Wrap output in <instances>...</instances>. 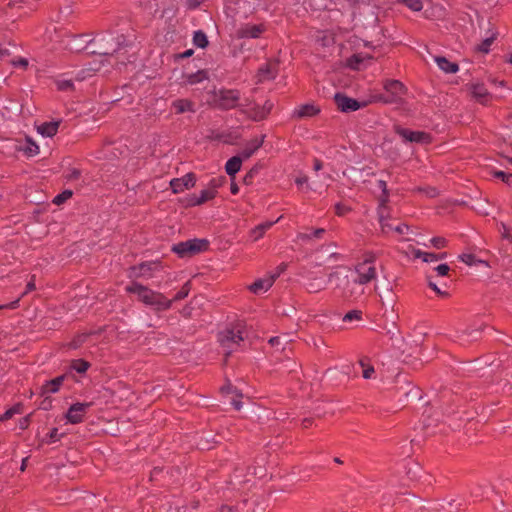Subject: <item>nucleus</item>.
Instances as JSON below:
<instances>
[{
	"instance_id": "obj_52",
	"label": "nucleus",
	"mask_w": 512,
	"mask_h": 512,
	"mask_svg": "<svg viewBox=\"0 0 512 512\" xmlns=\"http://www.w3.org/2000/svg\"><path fill=\"white\" fill-rule=\"evenodd\" d=\"M335 282V290L338 292L339 296L342 298L344 294L345 284L342 280H334Z\"/></svg>"
},
{
	"instance_id": "obj_48",
	"label": "nucleus",
	"mask_w": 512,
	"mask_h": 512,
	"mask_svg": "<svg viewBox=\"0 0 512 512\" xmlns=\"http://www.w3.org/2000/svg\"><path fill=\"white\" fill-rule=\"evenodd\" d=\"M221 391H222V393L227 394V395L231 394L232 396L235 395L237 397H242V394H240L238 392V390L235 387H233L231 384H228V385L222 387Z\"/></svg>"
},
{
	"instance_id": "obj_27",
	"label": "nucleus",
	"mask_w": 512,
	"mask_h": 512,
	"mask_svg": "<svg viewBox=\"0 0 512 512\" xmlns=\"http://www.w3.org/2000/svg\"><path fill=\"white\" fill-rule=\"evenodd\" d=\"M55 83L57 88L61 91H69L74 88L72 78L67 77V75H61L56 80Z\"/></svg>"
},
{
	"instance_id": "obj_31",
	"label": "nucleus",
	"mask_w": 512,
	"mask_h": 512,
	"mask_svg": "<svg viewBox=\"0 0 512 512\" xmlns=\"http://www.w3.org/2000/svg\"><path fill=\"white\" fill-rule=\"evenodd\" d=\"M378 186L379 188L382 189L383 191V195L380 197L379 201H380V205H379V209H378V216L380 217V212L381 210L384 208L386 210V213H389L388 211V208L386 206L387 202H388V194H387V186H386V182L385 181H382L380 180L378 182Z\"/></svg>"
},
{
	"instance_id": "obj_34",
	"label": "nucleus",
	"mask_w": 512,
	"mask_h": 512,
	"mask_svg": "<svg viewBox=\"0 0 512 512\" xmlns=\"http://www.w3.org/2000/svg\"><path fill=\"white\" fill-rule=\"evenodd\" d=\"M318 111V108H316L315 106L306 104L299 108V110L297 111V115L299 117H310L317 114Z\"/></svg>"
},
{
	"instance_id": "obj_56",
	"label": "nucleus",
	"mask_w": 512,
	"mask_h": 512,
	"mask_svg": "<svg viewBox=\"0 0 512 512\" xmlns=\"http://www.w3.org/2000/svg\"><path fill=\"white\" fill-rule=\"evenodd\" d=\"M237 396L233 395L231 397V405H233V407L236 409V410H240L242 408V403L240 400L236 399Z\"/></svg>"
},
{
	"instance_id": "obj_63",
	"label": "nucleus",
	"mask_w": 512,
	"mask_h": 512,
	"mask_svg": "<svg viewBox=\"0 0 512 512\" xmlns=\"http://www.w3.org/2000/svg\"><path fill=\"white\" fill-rule=\"evenodd\" d=\"M280 342V339L279 337H272L270 340H269V343L272 345V346H276L278 345Z\"/></svg>"
},
{
	"instance_id": "obj_7",
	"label": "nucleus",
	"mask_w": 512,
	"mask_h": 512,
	"mask_svg": "<svg viewBox=\"0 0 512 512\" xmlns=\"http://www.w3.org/2000/svg\"><path fill=\"white\" fill-rule=\"evenodd\" d=\"M240 95L237 90H220L215 95V102L222 109H232L239 107Z\"/></svg>"
},
{
	"instance_id": "obj_44",
	"label": "nucleus",
	"mask_w": 512,
	"mask_h": 512,
	"mask_svg": "<svg viewBox=\"0 0 512 512\" xmlns=\"http://www.w3.org/2000/svg\"><path fill=\"white\" fill-rule=\"evenodd\" d=\"M21 413V406L20 405H15L14 407L8 409L1 417H0V421H4V420H7V419H10L12 418L15 414H19Z\"/></svg>"
},
{
	"instance_id": "obj_64",
	"label": "nucleus",
	"mask_w": 512,
	"mask_h": 512,
	"mask_svg": "<svg viewBox=\"0 0 512 512\" xmlns=\"http://www.w3.org/2000/svg\"><path fill=\"white\" fill-rule=\"evenodd\" d=\"M503 238H505L508 241H512V236L505 230L502 234Z\"/></svg>"
},
{
	"instance_id": "obj_9",
	"label": "nucleus",
	"mask_w": 512,
	"mask_h": 512,
	"mask_svg": "<svg viewBox=\"0 0 512 512\" xmlns=\"http://www.w3.org/2000/svg\"><path fill=\"white\" fill-rule=\"evenodd\" d=\"M91 403H75L70 406L66 413V419L71 424H78L83 421Z\"/></svg>"
},
{
	"instance_id": "obj_8",
	"label": "nucleus",
	"mask_w": 512,
	"mask_h": 512,
	"mask_svg": "<svg viewBox=\"0 0 512 512\" xmlns=\"http://www.w3.org/2000/svg\"><path fill=\"white\" fill-rule=\"evenodd\" d=\"M390 215L389 213H386V210L383 208L380 212V218L379 223L381 226V230L384 234H388L392 231L398 233V234H406L409 230V227L405 224H397L393 225L389 222Z\"/></svg>"
},
{
	"instance_id": "obj_37",
	"label": "nucleus",
	"mask_w": 512,
	"mask_h": 512,
	"mask_svg": "<svg viewBox=\"0 0 512 512\" xmlns=\"http://www.w3.org/2000/svg\"><path fill=\"white\" fill-rule=\"evenodd\" d=\"M370 56H363L362 54L353 55L349 59V66L353 69H360L365 59H370Z\"/></svg>"
},
{
	"instance_id": "obj_43",
	"label": "nucleus",
	"mask_w": 512,
	"mask_h": 512,
	"mask_svg": "<svg viewBox=\"0 0 512 512\" xmlns=\"http://www.w3.org/2000/svg\"><path fill=\"white\" fill-rule=\"evenodd\" d=\"M189 292H190V284H189V282H187V283H185V284L183 285V287L181 288V290H180V291H178V292L175 294V296L173 297V299H171V300H172V302H173V301H179V300L184 299L185 297H187V296H188Z\"/></svg>"
},
{
	"instance_id": "obj_3",
	"label": "nucleus",
	"mask_w": 512,
	"mask_h": 512,
	"mask_svg": "<svg viewBox=\"0 0 512 512\" xmlns=\"http://www.w3.org/2000/svg\"><path fill=\"white\" fill-rule=\"evenodd\" d=\"M334 280H342L345 284L344 294L342 299L345 301H352L360 297L364 293V289L359 284V281L346 269H339L332 272L328 276V282L334 283Z\"/></svg>"
},
{
	"instance_id": "obj_62",
	"label": "nucleus",
	"mask_w": 512,
	"mask_h": 512,
	"mask_svg": "<svg viewBox=\"0 0 512 512\" xmlns=\"http://www.w3.org/2000/svg\"><path fill=\"white\" fill-rule=\"evenodd\" d=\"M322 166H323V164H322V162L320 160L314 159V170L315 171L321 170Z\"/></svg>"
},
{
	"instance_id": "obj_29",
	"label": "nucleus",
	"mask_w": 512,
	"mask_h": 512,
	"mask_svg": "<svg viewBox=\"0 0 512 512\" xmlns=\"http://www.w3.org/2000/svg\"><path fill=\"white\" fill-rule=\"evenodd\" d=\"M216 195V190L214 189H205L201 191V194L198 199H196V202H191L190 206H196L201 205L211 199H213Z\"/></svg>"
},
{
	"instance_id": "obj_59",
	"label": "nucleus",
	"mask_w": 512,
	"mask_h": 512,
	"mask_svg": "<svg viewBox=\"0 0 512 512\" xmlns=\"http://www.w3.org/2000/svg\"><path fill=\"white\" fill-rule=\"evenodd\" d=\"M429 286H430V288H431L433 291H435L438 295H440V296H447V293H446V292H444V291H442V290H440L436 284H434V283L430 282V283H429Z\"/></svg>"
},
{
	"instance_id": "obj_25",
	"label": "nucleus",
	"mask_w": 512,
	"mask_h": 512,
	"mask_svg": "<svg viewBox=\"0 0 512 512\" xmlns=\"http://www.w3.org/2000/svg\"><path fill=\"white\" fill-rule=\"evenodd\" d=\"M173 107L176 113L181 114L184 112H195L194 103L187 99H179L173 102Z\"/></svg>"
},
{
	"instance_id": "obj_11",
	"label": "nucleus",
	"mask_w": 512,
	"mask_h": 512,
	"mask_svg": "<svg viewBox=\"0 0 512 512\" xmlns=\"http://www.w3.org/2000/svg\"><path fill=\"white\" fill-rule=\"evenodd\" d=\"M335 103L342 112L356 111L363 106L357 100L340 93L335 95Z\"/></svg>"
},
{
	"instance_id": "obj_55",
	"label": "nucleus",
	"mask_w": 512,
	"mask_h": 512,
	"mask_svg": "<svg viewBox=\"0 0 512 512\" xmlns=\"http://www.w3.org/2000/svg\"><path fill=\"white\" fill-rule=\"evenodd\" d=\"M272 108H273V103L270 101H266L265 104L263 106H261V109H262L263 113L265 114V116H267L270 113Z\"/></svg>"
},
{
	"instance_id": "obj_32",
	"label": "nucleus",
	"mask_w": 512,
	"mask_h": 512,
	"mask_svg": "<svg viewBox=\"0 0 512 512\" xmlns=\"http://www.w3.org/2000/svg\"><path fill=\"white\" fill-rule=\"evenodd\" d=\"M276 65L275 64H267L266 66L259 69V80L264 81L267 79H271L274 77Z\"/></svg>"
},
{
	"instance_id": "obj_46",
	"label": "nucleus",
	"mask_w": 512,
	"mask_h": 512,
	"mask_svg": "<svg viewBox=\"0 0 512 512\" xmlns=\"http://www.w3.org/2000/svg\"><path fill=\"white\" fill-rule=\"evenodd\" d=\"M71 196H72V192L69 190H66V191L62 192L61 194L57 195L54 198L53 203L56 205H60V204L64 203L66 200H68Z\"/></svg>"
},
{
	"instance_id": "obj_20",
	"label": "nucleus",
	"mask_w": 512,
	"mask_h": 512,
	"mask_svg": "<svg viewBox=\"0 0 512 512\" xmlns=\"http://www.w3.org/2000/svg\"><path fill=\"white\" fill-rule=\"evenodd\" d=\"M282 216H280L276 221H267L265 223L259 224L254 229L251 230V238L253 241L259 240L264 233L270 229L276 222H278Z\"/></svg>"
},
{
	"instance_id": "obj_23",
	"label": "nucleus",
	"mask_w": 512,
	"mask_h": 512,
	"mask_svg": "<svg viewBox=\"0 0 512 512\" xmlns=\"http://www.w3.org/2000/svg\"><path fill=\"white\" fill-rule=\"evenodd\" d=\"M243 157L241 155L230 158L225 165V170L229 176H234L241 168Z\"/></svg>"
},
{
	"instance_id": "obj_42",
	"label": "nucleus",
	"mask_w": 512,
	"mask_h": 512,
	"mask_svg": "<svg viewBox=\"0 0 512 512\" xmlns=\"http://www.w3.org/2000/svg\"><path fill=\"white\" fill-rule=\"evenodd\" d=\"M362 319V312L360 310H351L343 317L344 322L360 321Z\"/></svg>"
},
{
	"instance_id": "obj_10",
	"label": "nucleus",
	"mask_w": 512,
	"mask_h": 512,
	"mask_svg": "<svg viewBox=\"0 0 512 512\" xmlns=\"http://www.w3.org/2000/svg\"><path fill=\"white\" fill-rule=\"evenodd\" d=\"M196 178L193 173H188L181 178H174L170 181V186L174 193H181L195 185Z\"/></svg>"
},
{
	"instance_id": "obj_45",
	"label": "nucleus",
	"mask_w": 512,
	"mask_h": 512,
	"mask_svg": "<svg viewBox=\"0 0 512 512\" xmlns=\"http://www.w3.org/2000/svg\"><path fill=\"white\" fill-rule=\"evenodd\" d=\"M62 436L63 434H59L57 428H53L51 432L48 434L47 439L44 440V442L47 444H52L59 441Z\"/></svg>"
},
{
	"instance_id": "obj_13",
	"label": "nucleus",
	"mask_w": 512,
	"mask_h": 512,
	"mask_svg": "<svg viewBox=\"0 0 512 512\" xmlns=\"http://www.w3.org/2000/svg\"><path fill=\"white\" fill-rule=\"evenodd\" d=\"M245 101L246 103H241L240 105V110L242 113L246 114L254 121H260L266 117L261 109V106L254 105L253 107H250V101L248 99Z\"/></svg>"
},
{
	"instance_id": "obj_4",
	"label": "nucleus",
	"mask_w": 512,
	"mask_h": 512,
	"mask_svg": "<svg viewBox=\"0 0 512 512\" xmlns=\"http://www.w3.org/2000/svg\"><path fill=\"white\" fill-rule=\"evenodd\" d=\"M384 90L385 93L379 95L377 100L386 104L400 103L406 92V88L398 80H387Z\"/></svg>"
},
{
	"instance_id": "obj_41",
	"label": "nucleus",
	"mask_w": 512,
	"mask_h": 512,
	"mask_svg": "<svg viewBox=\"0 0 512 512\" xmlns=\"http://www.w3.org/2000/svg\"><path fill=\"white\" fill-rule=\"evenodd\" d=\"M492 173H493L494 177L502 180L508 186H512V174L506 173V172L501 171V170H495Z\"/></svg>"
},
{
	"instance_id": "obj_14",
	"label": "nucleus",
	"mask_w": 512,
	"mask_h": 512,
	"mask_svg": "<svg viewBox=\"0 0 512 512\" xmlns=\"http://www.w3.org/2000/svg\"><path fill=\"white\" fill-rule=\"evenodd\" d=\"M159 268L160 265L156 262H146L134 267L133 273L136 277L150 278Z\"/></svg>"
},
{
	"instance_id": "obj_47",
	"label": "nucleus",
	"mask_w": 512,
	"mask_h": 512,
	"mask_svg": "<svg viewBox=\"0 0 512 512\" xmlns=\"http://www.w3.org/2000/svg\"><path fill=\"white\" fill-rule=\"evenodd\" d=\"M430 243L437 249L443 248L447 245V241L443 237H433L430 239Z\"/></svg>"
},
{
	"instance_id": "obj_19",
	"label": "nucleus",
	"mask_w": 512,
	"mask_h": 512,
	"mask_svg": "<svg viewBox=\"0 0 512 512\" xmlns=\"http://www.w3.org/2000/svg\"><path fill=\"white\" fill-rule=\"evenodd\" d=\"M263 31V25H246L239 31V34L243 38H258Z\"/></svg>"
},
{
	"instance_id": "obj_40",
	"label": "nucleus",
	"mask_w": 512,
	"mask_h": 512,
	"mask_svg": "<svg viewBox=\"0 0 512 512\" xmlns=\"http://www.w3.org/2000/svg\"><path fill=\"white\" fill-rule=\"evenodd\" d=\"M399 2L414 12H418L423 8L421 0H399Z\"/></svg>"
},
{
	"instance_id": "obj_15",
	"label": "nucleus",
	"mask_w": 512,
	"mask_h": 512,
	"mask_svg": "<svg viewBox=\"0 0 512 512\" xmlns=\"http://www.w3.org/2000/svg\"><path fill=\"white\" fill-rule=\"evenodd\" d=\"M278 276L279 274H273L266 278L258 279L250 286V290L255 294L266 292Z\"/></svg>"
},
{
	"instance_id": "obj_22",
	"label": "nucleus",
	"mask_w": 512,
	"mask_h": 512,
	"mask_svg": "<svg viewBox=\"0 0 512 512\" xmlns=\"http://www.w3.org/2000/svg\"><path fill=\"white\" fill-rule=\"evenodd\" d=\"M435 62L437 63L438 67L446 73H456L458 71V65L449 61L445 57L436 56Z\"/></svg>"
},
{
	"instance_id": "obj_5",
	"label": "nucleus",
	"mask_w": 512,
	"mask_h": 512,
	"mask_svg": "<svg viewBox=\"0 0 512 512\" xmlns=\"http://www.w3.org/2000/svg\"><path fill=\"white\" fill-rule=\"evenodd\" d=\"M209 242L205 239H192L180 242L173 246V251L180 257H191L208 248Z\"/></svg>"
},
{
	"instance_id": "obj_30",
	"label": "nucleus",
	"mask_w": 512,
	"mask_h": 512,
	"mask_svg": "<svg viewBox=\"0 0 512 512\" xmlns=\"http://www.w3.org/2000/svg\"><path fill=\"white\" fill-rule=\"evenodd\" d=\"M325 233V229L318 228L311 233H299L297 238L301 241H311L313 239H321Z\"/></svg>"
},
{
	"instance_id": "obj_35",
	"label": "nucleus",
	"mask_w": 512,
	"mask_h": 512,
	"mask_svg": "<svg viewBox=\"0 0 512 512\" xmlns=\"http://www.w3.org/2000/svg\"><path fill=\"white\" fill-rule=\"evenodd\" d=\"M495 38H496L495 32H491L489 35H487L484 38V40L482 41V43L478 45V47H477L478 51H480L482 53H487Z\"/></svg>"
},
{
	"instance_id": "obj_61",
	"label": "nucleus",
	"mask_w": 512,
	"mask_h": 512,
	"mask_svg": "<svg viewBox=\"0 0 512 512\" xmlns=\"http://www.w3.org/2000/svg\"><path fill=\"white\" fill-rule=\"evenodd\" d=\"M34 289H35V283H34V276H33L32 279L28 282L27 287H26V291L24 292V294H26L29 291H32Z\"/></svg>"
},
{
	"instance_id": "obj_33",
	"label": "nucleus",
	"mask_w": 512,
	"mask_h": 512,
	"mask_svg": "<svg viewBox=\"0 0 512 512\" xmlns=\"http://www.w3.org/2000/svg\"><path fill=\"white\" fill-rule=\"evenodd\" d=\"M206 78L207 73L204 70H199L196 73H190L186 75V81L191 85L200 83Z\"/></svg>"
},
{
	"instance_id": "obj_21",
	"label": "nucleus",
	"mask_w": 512,
	"mask_h": 512,
	"mask_svg": "<svg viewBox=\"0 0 512 512\" xmlns=\"http://www.w3.org/2000/svg\"><path fill=\"white\" fill-rule=\"evenodd\" d=\"M59 127V122H46L42 123L37 127V131L44 137H52L54 136Z\"/></svg>"
},
{
	"instance_id": "obj_18",
	"label": "nucleus",
	"mask_w": 512,
	"mask_h": 512,
	"mask_svg": "<svg viewBox=\"0 0 512 512\" xmlns=\"http://www.w3.org/2000/svg\"><path fill=\"white\" fill-rule=\"evenodd\" d=\"M264 137L254 138L247 143V145L243 148L240 155L244 160L250 158L262 145Z\"/></svg>"
},
{
	"instance_id": "obj_49",
	"label": "nucleus",
	"mask_w": 512,
	"mask_h": 512,
	"mask_svg": "<svg viewBox=\"0 0 512 512\" xmlns=\"http://www.w3.org/2000/svg\"><path fill=\"white\" fill-rule=\"evenodd\" d=\"M459 259L469 266H472L476 263L475 256L472 254H462L459 256Z\"/></svg>"
},
{
	"instance_id": "obj_38",
	"label": "nucleus",
	"mask_w": 512,
	"mask_h": 512,
	"mask_svg": "<svg viewBox=\"0 0 512 512\" xmlns=\"http://www.w3.org/2000/svg\"><path fill=\"white\" fill-rule=\"evenodd\" d=\"M23 151L28 156H35L39 153V146L33 142L31 139H27L25 146L23 147Z\"/></svg>"
},
{
	"instance_id": "obj_57",
	"label": "nucleus",
	"mask_w": 512,
	"mask_h": 512,
	"mask_svg": "<svg viewBox=\"0 0 512 512\" xmlns=\"http://www.w3.org/2000/svg\"><path fill=\"white\" fill-rule=\"evenodd\" d=\"M308 182V177L306 175H301L295 179V183L298 186H302Z\"/></svg>"
},
{
	"instance_id": "obj_60",
	"label": "nucleus",
	"mask_w": 512,
	"mask_h": 512,
	"mask_svg": "<svg viewBox=\"0 0 512 512\" xmlns=\"http://www.w3.org/2000/svg\"><path fill=\"white\" fill-rule=\"evenodd\" d=\"M412 253L415 258H421L422 260L424 259V255H425L424 251L413 248Z\"/></svg>"
},
{
	"instance_id": "obj_26",
	"label": "nucleus",
	"mask_w": 512,
	"mask_h": 512,
	"mask_svg": "<svg viewBox=\"0 0 512 512\" xmlns=\"http://www.w3.org/2000/svg\"><path fill=\"white\" fill-rule=\"evenodd\" d=\"M99 70H100V64H98L96 62H92V63L89 64V67L84 68V69H82L81 71H79L77 73L76 80L83 81L87 77L92 76V74L94 72L99 71Z\"/></svg>"
},
{
	"instance_id": "obj_36",
	"label": "nucleus",
	"mask_w": 512,
	"mask_h": 512,
	"mask_svg": "<svg viewBox=\"0 0 512 512\" xmlns=\"http://www.w3.org/2000/svg\"><path fill=\"white\" fill-rule=\"evenodd\" d=\"M89 366L90 364L83 359H76L71 362V368L80 374L86 372Z\"/></svg>"
},
{
	"instance_id": "obj_12",
	"label": "nucleus",
	"mask_w": 512,
	"mask_h": 512,
	"mask_svg": "<svg viewBox=\"0 0 512 512\" xmlns=\"http://www.w3.org/2000/svg\"><path fill=\"white\" fill-rule=\"evenodd\" d=\"M396 133L408 142L424 143L429 139V136L424 132L410 131L402 127H396Z\"/></svg>"
},
{
	"instance_id": "obj_2",
	"label": "nucleus",
	"mask_w": 512,
	"mask_h": 512,
	"mask_svg": "<svg viewBox=\"0 0 512 512\" xmlns=\"http://www.w3.org/2000/svg\"><path fill=\"white\" fill-rule=\"evenodd\" d=\"M126 290L136 294L141 302L155 310L162 311L171 307L172 300L167 299L162 293L153 291L141 284L132 283L126 287Z\"/></svg>"
},
{
	"instance_id": "obj_58",
	"label": "nucleus",
	"mask_w": 512,
	"mask_h": 512,
	"mask_svg": "<svg viewBox=\"0 0 512 512\" xmlns=\"http://www.w3.org/2000/svg\"><path fill=\"white\" fill-rule=\"evenodd\" d=\"M29 421H30L29 416L22 418L19 421V428L22 430H25L29 425Z\"/></svg>"
},
{
	"instance_id": "obj_39",
	"label": "nucleus",
	"mask_w": 512,
	"mask_h": 512,
	"mask_svg": "<svg viewBox=\"0 0 512 512\" xmlns=\"http://www.w3.org/2000/svg\"><path fill=\"white\" fill-rule=\"evenodd\" d=\"M193 42L196 46L204 48L208 44L206 35L202 31H196L194 33Z\"/></svg>"
},
{
	"instance_id": "obj_24",
	"label": "nucleus",
	"mask_w": 512,
	"mask_h": 512,
	"mask_svg": "<svg viewBox=\"0 0 512 512\" xmlns=\"http://www.w3.org/2000/svg\"><path fill=\"white\" fill-rule=\"evenodd\" d=\"M64 378H65L64 376H59V377H56V378L46 382V384L43 385V387H42L43 393L44 394L56 393L60 389V387L64 381Z\"/></svg>"
},
{
	"instance_id": "obj_50",
	"label": "nucleus",
	"mask_w": 512,
	"mask_h": 512,
	"mask_svg": "<svg viewBox=\"0 0 512 512\" xmlns=\"http://www.w3.org/2000/svg\"><path fill=\"white\" fill-rule=\"evenodd\" d=\"M349 211H350V207H348L344 204L338 203L335 205V213L338 216H344Z\"/></svg>"
},
{
	"instance_id": "obj_1",
	"label": "nucleus",
	"mask_w": 512,
	"mask_h": 512,
	"mask_svg": "<svg viewBox=\"0 0 512 512\" xmlns=\"http://www.w3.org/2000/svg\"><path fill=\"white\" fill-rule=\"evenodd\" d=\"M249 330L247 325L239 321L232 325L230 328L225 329L218 335V340L223 349L225 357H228L233 352L237 351L241 343L249 337Z\"/></svg>"
},
{
	"instance_id": "obj_54",
	"label": "nucleus",
	"mask_w": 512,
	"mask_h": 512,
	"mask_svg": "<svg viewBox=\"0 0 512 512\" xmlns=\"http://www.w3.org/2000/svg\"><path fill=\"white\" fill-rule=\"evenodd\" d=\"M423 261L427 262V263L436 262L437 261L436 254L425 252Z\"/></svg>"
},
{
	"instance_id": "obj_16",
	"label": "nucleus",
	"mask_w": 512,
	"mask_h": 512,
	"mask_svg": "<svg viewBox=\"0 0 512 512\" xmlns=\"http://www.w3.org/2000/svg\"><path fill=\"white\" fill-rule=\"evenodd\" d=\"M471 94L473 98L481 104H487L489 100L488 90L485 88L483 84L475 83L471 85L470 88Z\"/></svg>"
},
{
	"instance_id": "obj_51",
	"label": "nucleus",
	"mask_w": 512,
	"mask_h": 512,
	"mask_svg": "<svg viewBox=\"0 0 512 512\" xmlns=\"http://www.w3.org/2000/svg\"><path fill=\"white\" fill-rule=\"evenodd\" d=\"M435 270L439 276H446L450 268L447 264H440L435 268Z\"/></svg>"
},
{
	"instance_id": "obj_17",
	"label": "nucleus",
	"mask_w": 512,
	"mask_h": 512,
	"mask_svg": "<svg viewBox=\"0 0 512 512\" xmlns=\"http://www.w3.org/2000/svg\"><path fill=\"white\" fill-rule=\"evenodd\" d=\"M327 281L323 277L311 276L305 284L306 290L309 293H316L326 287Z\"/></svg>"
},
{
	"instance_id": "obj_53",
	"label": "nucleus",
	"mask_w": 512,
	"mask_h": 512,
	"mask_svg": "<svg viewBox=\"0 0 512 512\" xmlns=\"http://www.w3.org/2000/svg\"><path fill=\"white\" fill-rule=\"evenodd\" d=\"M13 65L25 69L28 65V60L25 58H19L13 61Z\"/></svg>"
},
{
	"instance_id": "obj_6",
	"label": "nucleus",
	"mask_w": 512,
	"mask_h": 512,
	"mask_svg": "<svg viewBox=\"0 0 512 512\" xmlns=\"http://www.w3.org/2000/svg\"><path fill=\"white\" fill-rule=\"evenodd\" d=\"M374 256H367L363 262L359 263L356 266V274L355 278L359 281V284H367L373 279L376 278V268L374 265Z\"/></svg>"
},
{
	"instance_id": "obj_28",
	"label": "nucleus",
	"mask_w": 512,
	"mask_h": 512,
	"mask_svg": "<svg viewBox=\"0 0 512 512\" xmlns=\"http://www.w3.org/2000/svg\"><path fill=\"white\" fill-rule=\"evenodd\" d=\"M359 364L362 368V375L365 379H371L375 373L374 367L369 363L367 357L360 359Z\"/></svg>"
}]
</instances>
